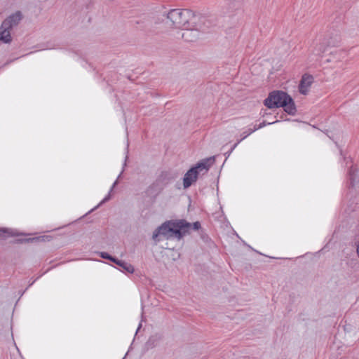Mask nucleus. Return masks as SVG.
<instances>
[{
  "mask_svg": "<svg viewBox=\"0 0 359 359\" xmlns=\"http://www.w3.org/2000/svg\"><path fill=\"white\" fill-rule=\"evenodd\" d=\"M255 131H256V128H248V130L246 131H244L241 135V138L240 140H238V141H240V142L243 140L244 139H245L247 137H248L250 134H252V133H254Z\"/></svg>",
  "mask_w": 359,
  "mask_h": 359,
  "instance_id": "obj_16",
  "label": "nucleus"
},
{
  "mask_svg": "<svg viewBox=\"0 0 359 359\" xmlns=\"http://www.w3.org/2000/svg\"><path fill=\"white\" fill-rule=\"evenodd\" d=\"M325 51V48H323L322 46H320L319 50L316 53L318 55H320V53H323Z\"/></svg>",
  "mask_w": 359,
  "mask_h": 359,
  "instance_id": "obj_23",
  "label": "nucleus"
},
{
  "mask_svg": "<svg viewBox=\"0 0 359 359\" xmlns=\"http://www.w3.org/2000/svg\"><path fill=\"white\" fill-rule=\"evenodd\" d=\"M341 42V36L339 31L333 30L329 32L324 38L323 44L327 46H337Z\"/></svg>",
  "mask_w": 359,
  "mask_h": 359,
  "instance_id": "obj_6",
  "label": "nucleus"
},
{
  "mask_svg": "<svg viewBox=\"0 0 359 359\" xmlns=\"http://www.w3.org/2000/svg\"><path fill=\"white\" fill-rule=\"evenodd\" d=\"M11 28L8 26H4V24L2 22L0 27V41L8 43H10L12 40L11 36Z\"/></svg>",
  "mask_w": 359,
  "mask_h": 359,
  "instance_id": "obj_10",
  "label": "nucleus"
},
{
  "mask_svg": "<svg viewBox=\"0 0 359 359\" xmlns=\"http://www.w3.org/2000/svg\"><path fill=\"white\" fill-rule=\"evenodd\" d=\"M22 17V12L18 11L6 18L3 21V23L4 24V26H8L11 29H12L13 27H16L20 23Z\"/></svg>",
  "mask_w": 359,
  "mask_h": 359,
  "instance_id": "obj_8",
  "label": "nucleus"
},
{
  "mask_svg": "<svg viewBox=\"0 0 359 359\" xmlns=\"http://www.w3.org/2000/svg\"><path fill=\"white\" fill-rule=\"evenodd\" d=\"M141 326H142V325H141V324H140V325H139V326H138V327H137V331H136V333L139 331V330L140 329Z\"/></svg>",
  "mask_w": 359,
  "mask_h": 359,
  "instance_id": "obj_24",
  "label": "nucleus"
},
{
  "mask_svg": "<svg viewBox=\"0 0 359 359\" xmlns=\"http://www.w3.org/2000/svg\"><path fill=\"white\" fill-rule=\"evenodd\" d=\"M201 238L205 242L208 243V241L210 240L209 236L203 232V231H201Z\"/></svg>",
  "mask_w": 359,
  "mask_h": 359,
  "instance_id": "obj_20",
  "label": "nucleus"
},
{
  "mask_svg": "<svg viewBox=\"0 0 359 359\" xmlns=\"http://www.w3.org/2000/svg\"><path fill=\"white\" fill-rule=\"evenodd\" d=\"M179 175L180 174L177 171L171 170L162 171L155 180L154 186H158V184H161V185L165 187L168 184L176 180Z\"/></svg>",
  "mask_w": 359,
  "mask_h": 359,
  "instance_id": "obj_5",
  "label": "nucleus"
},
{
  "mask_svg": "<svg viewBox=\"0 0 359 359\" xmlns=\"http://www.w3.org/2000/svg\"><path fill=\"white\" fill-rule=\"evenodd\" d=\"M266 124H271V123H266V121H263L262 123H261L259 125H255L253 128H256V130H257L260 129V128H263L264 126H266Z\"/></svg>",
  "mask_w": 359,
  "mask_h": 359,
  "instance_id": "obj_21",
  "label": "nucleus"
},
{
  "mask_svg": "<svg viewBox=\"0 0 359 359\" xmlns=\"http://www.w3.org/2000/svg\"><path fill=\"white\" fill-rule=\"evenodd\" d=\"M313 81V77L312 76L307 74L303 75L299 85V93L303 95H306L308 93V89Z\"/></svg>",
  "mask_w": 359,
  "mask_h": 359,
  "instance_id": "obj_9",
  "label": "nucleus"
},
{
  "mask_svg": "<svg viewBox=\"0 0 359 359\" xmlns=\"http://www.w3.org/2000/svg\"><path fill=\"white\" fill-rule=\"evenodd\" d=\"M193 27L192 28L187 27L182 32L181 36L185 41L193 42L199 38L200 32L198 27H196V25H193Z\"/></svg>",
  "mask_w": 359,
  "mask_h": 359,
  "instance_id": "obj_7",
  "label": "nucleus"
},
{
  "mask_svg": "<svg viewBox=\"0 0 359 359\" xmlns=\"http://www.w3.org/2000/svg\"><path fill=\"white\" fill-rule=\"evenodd\" d=\"M18 235L15 231L11 229L1 228L0 229V236L8 237Z\"/></svg>",
  "mask_w": 359,
  "mask_h": 359,
  "instance_id": "obj_15",
  "label": "nucleus"
},
{
  "mask_svg": "<svg viewBox=\"0 0 359 359\" xmlns=\"http://www.w3.org/2000/svg\"><path fill=\"white\" fill-rule=\"evenodd\" d=\"M155 182H154L147 189V193L149 195H158L161 192V191L164 189V187L161 185V184H158V186H154Z\"/></svg>",
  "mask_w": 359,
  "mask_h": 359,
  "instance_id": "obj_13",
  "label": "nucleus"
},
{
  "mask_svg": "<svg viewBox=\"0 0 359 359\" xmlns=\"http://www.w3.org/2000/svg\"><path fill=\"white\" fill-rule=\"evenodd\" d=\"M191 227L189 229V231L192 229L194 230H199L201 228V223L199 222H194L193 224H191Z\"/></svg>",
  "mask_w": 359,
  "mask_h": 359,
  "instance_id": "obj_19",
  "label": "nucleus"
},
{
  "mask_svg": "<svg viewBox=\"0 0 359 359\" xmlns=\"http://www.w3.org/2000/svg\"><path fill=\"white\" fill-rule=\"evenodd\" d=\"M100 257L103 258V259H109L110 261H111L113 262V260H114L115 257L110 255L109 254H108L107 252H102L100 253Z\"/></svg>",
  "mask_w": 359,
  "mask_h": 359,
  "instance_id": "obj_17",
  "label": "nucleus"
},
{
  "mask_svg": "<svg viewBox=\"0 0 359 359\" xmlns=\"http://www.w3.org/2000/svg\"><path fill=\"white\" fill-rule=\"evenodd\" d=\"M348 175L350 184L351 187H354L355 183L358 182V178L359 177V170L355 167L351 166L348 171Z\"/></svg>",
  "mask_w": 359,
  "mask_h": 359,
  "instance_id": "obj_12",
  "label": "nucleus"
},
{
  "mask_svg": "<svg viewBox=\"0 0 359 359\" xmlns=\"http://www.w3.org/2000/svg\"><path fill=\"white\" fill-rule=\"evenodd\" d=\"M191 226V223L185 219L166 221L154 231L152 238L156 243L163 238L170 239L174 237L180 240L189 233Z\"/></svg>",
  "mask_w": 359,
  "mask_h": 359,
  "instance_id": "obj_1",
  "label": "nucleus"
},
{
  "mask_svg": "<svg viewBox=\"0 0 359 359\" xmlns=\"http://www.w3.org/2000/svg\"><path fill=\"white\" fill-rule=\"evenodd\" d=\"M345 55H346L345 52H344L343 50H339V51H336L333 55L337 59H341V58L344 57Z\"/></svg>",
  "mask_w": 359,
  "mask_h": 359,
  "instance_id": "obj_18",
  "label": "nucleus"
},
{
  "mask_svg": "<svg viewBox=\"0 0 359 359\" xmlns=\"http://www.w3.org/2000/svg\"><path fill=\"white\" fill-rule=\"evenodd\" d=\"M167 18L173 26L181 28L196 24L197 16L192 11L189 9H172L168 13Z\"/></svg>",
  "mask_w": 359,
  "mask_h": 359,
  "instance_id": "obj_3",
  "label": "nucleus"
},
{
  "mask_svg": "<svg viewBox=\"0 0 359 359\" xmlns=\"http://www.w3.org/2000/svg\"><path fill=\"white\" fill-rule=\"evenodd\" d=\"M240 143V141H237L236 143H235L233 147H231V149H230V151H228L226 154H227V156L229 157L230 156V154H231V152L235 149V148L238 146V144Z\"/></svg>",
  "mask_w": 359,
  "mask_h": 359,
  "instance_id": "obj_22",
  "label": "nucleus"
},
{
  "mask_svg": "<svg viewBox=\"0 0 359 359\" xmlns=\"http://www.w3.org/2000/svg\"><path fill=\"white\" fill-rule=\"evenodd\" d=\"M215 156H211L203 159L196 165L191 167L184 175L183 178V186L184 189H187L196 182L200 172L205 170L206 172L210 167L215 163Z\"/></svg>",
  "mask_w": 359,
  "mask_h": 359,
  "instance_id": "obj_4",
  "label": "nucleus"
},
{
  "mask_svg": "<svg viewBox=\"0 0 359 359\" xmlns=\"http://www.w3.org/2000/svg\"><path fill=\"white\" fill-rule=\"evenodd\" d=\"M264 105L269 109L283 107L290 115H294L297 109L292 98L285 92L274 90L265 99Z\"/></svg>",
  "mask_w": 359,
  "mask_h": 359,
  "instance_id": "obj_2",
  "label": "nucleus"
},
{
  "mask_svg": "<svg viewBox=\"0 0 359 359\" xmlns=\"http://www.w3.org/2000/svg\"><path fill=\"white\" fill-rule=\"evenodd\" d=\"M127 158H128V156H126V158H125V162L123 163V167H125L126 165V161H127ZM123 170H124V168H123V170L121 172V173L119 174V175L118 176V178L117 180L114 182L110 191H109V193L108 194V195L107 196L104 197V198L100 202V205L102 204V203H104L105 202H107V201H109L110 199V197H111V192L112 191L113 189L116 186V184H118V179L121 177L122 173L123 172Z\"/></svg>",
  "mask_w": 359,
  "mask_h": 359,
  "instance_id": "obj_14",
  "label": "nucleus"
},
{
  "mask_svg": "<svg viewBox=\"0 0 359 359\" xmlns=\"http://www.w3.org/2000/svg\"><path fill=\"white\" fill-rule=\"evenodd\" d=\"M113 262L117 264L118 266L121 268L122 271H126L130 273H133L135 271L134 267L132 264L127 263L123 260H120L115 257Z\"/></svg>",
  "mask_w": 359,
  "mask_h": 359,
  "instance_id": "obj_11",
  "label": "nucleus"
}]
</instances>
